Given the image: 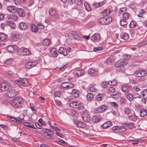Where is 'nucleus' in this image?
Returning a JSON list of instances; mask_svg holds the SVG:
<instances>
[{
    "instance_id": "29",
    "label": "nucleus",
    "mask_w": 147,
    "mask_h": 147,
    "mask_svg": "<svg viewBox=\"0 0 147 147\" xmlns=\"http://www.w3.org/2000/svg\"><path fill=\"white\" fill-rule=\"evenodd\" d=\"M31 30L32 32H34L36 33L38 31V28L34 24H30Z\"/></svg>"
},
{
    "instance_id": "36",
    "label": "nucleus",
    "mask_w": 147,
    "mask_h": 147,
    "mask_svg": "<svg viewBox=\"0 0 147 147\" xmlns=\"http://www.w3.org/2000/svg\"><path fill=\"white\" fill-rule=\"evenodd\" d=\"M50 42L49 39L47 38L43 40L42 41V44L45 46H47L50 44Z\"/></svg>"
},
{
    "instance_id": "4",
    "label": "nucleus",
    "mask_w": 147,
    "mask_h": 147,
    "mask_svg": "<svg viewBox=\"0 0 147 147\" xmlns=\"http://www.w3.org/2000/svg\"><path fill=\"white\" fill-rule=\"evenodd\" d=\"M112 20V18L111 17H103L99 19L100 23L102 25H107L110 24Z\"/></svg>"
},
{
    "instance_id": "60",
    "label": "nucleus",
    "mask_w": 147,
    "mask_h": 147,
    "mask_svg": "<svg viewBox=\"0 0 147 147\" xmlns=\"http://www.w3.org/2000/svg\"><path fill=\"white\" fill-rule=\"evenodd\" d=\"M27 3L28 6L30 7L34 4V1L33 0H28Z\"/></svg>"
},
{
    "instance_id": "49",
    "label": "nucleus",
    "mask_w": 147,
    "mask_h": 147,
    "mask_svg": "<svg viewBox=\"0 0 147 147\" xmlns=\"http://www.w3.org/2000/svg\"><path fill=\"white\" fill-rule=\"evenodd\" d=\"M104 96V94L99 93L97 96L96 98L97 100L100 101L102 99V98Z\"/></svg>"
},
{
    "instance_id": "40",
    "label": "nucleus",
    "mask_w": 147,
    "mask_h": 147,
    "mask_svg": "<svg viewBox=\"0 0 147 147\" xmlns=\"http://www.w3.org/2000/svg\"><path fill=\"white\" fill-rule=\"evenodd\" d=\"M104 2L102 1L100 3L94 2L93 3V6L95 7H98L102 6L104 4Z\"/></svg>"
},
{
    "instance_id": "5",
    "label": "nucleus",
    "mask_w": 147,
    "mask_h": 147,
    "mask_svg": "<svg viewBox=\"0 0 147 147\" xmlns=\"http://www.w3.org/2000/svg\"><path fill=\"white\" fill-rule=\"evenodd\" d=\"M49 15L51 16H55V18L56 20H58L59 18V16L57 14L56 9L55 8H50L49 10Z\"/></svg>"
},
{
    "instance_id": "39",
    "label": "nucleus",
    "mask_w": 147,
    "mask_h": 147,
    "mask_svg": "<svg viewBox=\"0 0 147 147\" xmlns=\"http://www.w3.org/2000/svg\"><path fill=\"white\" fill-rule=\"evenodd\" d=\"M120 25L123 26L127 25L128 23L127 20L123 19L120 20Z\"/></svg>"
},
{
    "instance_id": "52",
    "label": "nucleus",
    "mask_w": 147,
    "mask_h": 147,
    "mask_svg": "<svg viewBox=\"0 0 147 147\" xmlns=\"http://www.w3.org/2000/svg\"><path fill=\"white\" fill-rule=\"evenodd\" d=\"M61 95V92L60 91H56L54 94V96L56 97H60Z\"/></svg>"
},
{
    "instance_id": "64",
    "label": "nucleus",
    "mask_w": 147,
    "mask_h": 147,
    "mask_svg": "<svg viewBox=\"0 0 147 147\" xmlns=\"http://www.w3.org/2000/svg\"><path fill=\"white\" fill-rule=\"evenodd\" d=\"M61 87L63 88H65L67 89V82H65L61 84Z\"/></svg>"
},
{
    "instance_id": "26",
    "label": "nucleus",
    "mask_w": 147,
    "mask_h": 147,
    "mask_svg": "<svg viewBox=\"0 0 147 147\" xmlns=\"http://www.w3.org/2000/svg\"><path fill=\"white\" fill-rule=\"evenodd\" d=\"M34 63L33 62H27L25 65V68L26 69H30L33 67L35 65Z\"/></svg>"
},
{
    "instance_id": "9",
    "label": "nucleus",
    "mask_w": 147,
    "mask_h": 147,
    "mask_svg": "<svg viewBox=\"0 0 147 147\" xmlns=\"http://www.w3.org/2000/svg\"><path fill=\"white\" fill-rule=\"evenodd\" d=\"M113 131H115L116 132H122L126 130V128L124 126H117L113 127L111 129Z\"/></svg>"
},
{
    "instance_id": "24",
    "label": "nucleus",
    "mask_w": 147,
    "mask_h": 147,
    "mask_svg": "<svg viewBox=\"0 0 147 147\" xmlns=\"http://www.w3.org/2000/svg\"><path fill=\"white\" fill-rule=\"evenodd\" d=\"M17 47L16 45H9L7 47V50L9 52L13 53L16 50Z\"/></svg>"
},
{
    "instance_id": "62",
    "label": "nucleus",
    "mask_w": 147,
    "mask_h": 147,
    "mask_svg": "<svg viewBox=\"0 0 147 147\" xmlns=\"http://www.w3.org/2000/svg\"><path fill=\"white\" fill-rule=\"evenodd\" d=\"M89 89L90 91L92 92H94L96 90L95 88L94 87V86L92 85L90 86Z\"/></svg>"
},
{
    "instance_id": "8",
    "label": "nucleus",
    "mask_w": 147,
    "mask_h": 147,
    "mask_svg": "<svg viewBox=\"0 0 147 147\" xmlns=\"http://www.w3.org/2000/svg\"><path fill=\"white\" fill-rule=\"evenodd\" d=\"M43 131L44 136L46 138L49 139L51 138V136L53 134V133L51 130L49 129H43Z\"/></svg>"
},
{
    "instance_id": "15",
    "label": "nucleus",
    "mask_w": 147,
    "mask_h": 147,
    "mask_svg": "<svg viewBox=\"0 0 147 147\" xmlns=\"http://www.w3.org/2000/svg\"><path fill=\"white\" fill-rule=\"evenodd\" d=\"M21 55H27L30 53V51L28 49L26 48H22L21 49Z\"/></svg>"
},
{
    "instance_id": "23",
    "label": "nucleus",
    "mask_w": 147,
    "mask_h": 147,
    "mask_svg": "<svg viewBox=\"0 0 147 147\" xmlns=\"http://www.w3.org/2000/svg\"><path fill=\"white\" fill-rule=\"evenodd\" d=\"M74 123L76 126L78 127L84 128L86 126L84 123L79 121H75Z\"/></svg>"
},
{
    "instance_id": "35",
    "label": "nucleus",
    "mask_w": 147,
    "mask_h": 147,
    "mask_svg": "<svg viewBox=\"0 0 147 147\" xmlns=\"http://www.w3.org/2000/svg\"><path fill=\"white\" fill-rule=\"evenodd\" d=\"M71 94L72 95L75 97H77L79 96V92L78 91L75 89L72 90Z\"/></svg>"
},
{
    "instance_id": "10",
    "label": "nucleus",
    "mask_w": 147,
    "mask_h": 147,
    "mask_svg": "<svg viewBox=\"0 0 147 147\" xmlns=\"http://www.w3.org/2000/svg\"><path fill=\"white\" fill-rule=\"evenodd\" d=\"M17 94V92H16L14 89L9 90L7 92V96L9 98H12L16 96Z\"/></svg>"
},
{
    "instance_id": "32",
    "label": "nucleus",
    "mask_w": 147,
    "mask_h": 147,
    "mask_svg": "<svg viewBox=\"0 0 147 147\" xmlns=\"http://www.w3.org/2000/svg\"><path fill=\"white\" fill-rule=\"evenodd\" d=\"M111 12V11L109 9H107L104 10L102 13V14L103 16H108Z\"/></svg>"
},
{
    "instance_id": "16",
    "label": "nucleus",
    "mask_w": 147,
    "mask_h": 147,
    "mask_svg": "<svg viewBox=\"0 0 147 147\" xmlns=\"http://www.w3.org/2000/svg\"><path fill=\"white\" fill-rule=\"evenodd\" d=\"M17 8L13 5L8 6L7 7L6 9L9 12L13 13H16V10Z\"/></svg>"
},
{
    "instance_id": "51",
    "label": "nucleus",
    "mask_w": 147,
    "mask_h": 147,
    "mask_svg": "<svg viewBox=\"0 0 147 147\" xmlns=\"http://www.w3.org/2000/svg\"><path fill=\"white\" fill-rule=\"evenodd\" d=\"M67 89L72 88L74 86V84L72 83L69 82H67Z\"/></svg>"
},
{
    "instance_id": "63",
    "label": "nucleus",
    "mask_w": 147,
    "mask_h": 147,
    "mask_svg": "<svg viewBox=\"0 0 147 147\" xmlns=\"http://www.w3.org/2000/svg\"><path fill=\"white\" fill-rule=\"evenodd\" d=\"M128 6L130 8L133 10L135 9L136 8L135 5L133 3H131L129 4Z\"/></svg>"
},
{
    "instance_id": "53",
    "label": "nucleus",
    "mask_w": 147,
    "mask_h": 147,
    "mask_svg": "<svg viewBox=\"0 0 147 147\" xmlns=\"http://www.w3.org/2000/svg\"><path fill=\"white\" fill-rule=\"evenodd\" d=\"M78 35V34H75L74 36H73L71 37L72 39H75L79 40L80 39V38L81 37V35L80 34H79Z\"/></svg>"
},
{
    "instance_id": "47",
    "label": "nucleus",
    "mask_w": 147,
    "mask_h": 147,
    "mask_svg": "<svg viewBox=\"0 0 147 147\" xmlns=\"http://www.w3.org/2000/svg\"><path fill=\"white\" fill-rule=\"evenodd\" d=\"M76 34V33L75 31L71 30L70 32L68 34V37L71 39V37L74 36Z\"/></svg>"
},
{
    "instance_id": "41",
    "label": "nucleus",
    "mask_w": 147,
    "mask_h": 147,
    "mask_svg": "<svg viewBox=\"0 0 147 147\" xmlns=\"http://www.w3.org/2000/svg\"><path fill=\"white\" fill-rule=\"evenodd\" d=\"M125 125L127 127L130 129H132L134 126V123H125Z\"/></svg>"
},
{
    "instance_id": "50",
    "label": "nucleus",
    "mask_w": 147,
    "mask_h": 147,
    "mask_svg": "<svg viewBox=\"0 0 147 147\" xmlns=\"http://www.w3.org/2000/svg\"><path fill=\"white\" fill-rule=\"evenodd\" d=\"M117 83L116 80H113L108 82V84L111 86H115L117 84Z\"/></svg>"
},
{
    "instance_id": "12",
    "label": "nucleus",
    "mask_w": 147,
    "mask_h": 147,
    "mask_svg": "<svg viewBox=\"0 0 147 147\" xmlns=\"http://www.w3.org/2000/svg\"><path fill=\"white\" fill-rule=\"evenodd\" d=\"M16 82L18 85H22L28 82L26 79V78H20L16 80Z\"/></svg>"
},
{
    "instance_id": "17",
    "label": "nucleus",
    "mask_w": 147,
    "mask_h": 147,
    "mask_svg": "<svg viewBox=\"0 0 147 147\" xmlns=\"http://www.w3.org/2000/svg\"><path fill=\"white\" fill-rule=\"evenodd\" d=\"M101 119L102 117L100 116H94L92 118V122L93 123H97L99 122L101 120Z\"/></svg>"
},
{
    "instance_id": "14",
    "label": "nucleus",
    "mask_w": 147,
    "mask_h": 147,
    "mask_svg": "<svg viewBox=\"0 0 147 147\" xmlns=\"http://www.w3.org/2000/svg\"><path fill=\"white\" fill-rule=\"evenodd\" d=\"M121 89L124 92L128 93L131 90V87L128 85H124L121 87Z\"/></svg>"
},
{
    "instance_id": "11",
    "label": "nucleus",
    "mask_w": 147,
    "mask_h": 147,
    "mask_svg": "<svg viewBox=\"0 0 147 147\" xmlns=\"http://www.w3.org/2000/svg\"><path fill=\"white\" fill-rule=\"evenodd\" d=\"M84 71L83 69H78L74 71L73 72V74L76 77H79L84 75Z\"/></svg>"
},
{
    "instance_id": "2",
    "label": "nucleus",
    "mask_w": 147,
    "mask_h": 147,
    "mask_svg": "<svg viewBox=\"0 0 147 147\" xmlns=\"http://www.w3.org/2000/svg\"><path fill=\"white\" fill-rule=\"evenodd\" d=\"M24 100L21 97H16L13 100L12 105L13 106L16 108L20 107L23 104Z\"/></svg>"
},
{
    "instance_id": "56",
    "label": "nucleus",
    "mask_w": 147,
    "mask_h": 147,
    "mask_svg": "<svg viewBox=\"0 0 147 147\" xmlns=\"http://www.w3.org/2000/svg\"><path fill=\"white\" fill-rule=\"evenodd\" d=\"M101 85L103 88H106L108 86V83L106 82H103L101 84Z\"/></svg>"
},
{
    "instance_id": "48",
    "label": "nucleus",
    "mask_w": 147,
    "mask_h": 147,
    "mask_svg": "<svg viewBox=\"0 0 147 147\" xmlns=\"http://www.w3.org/2000/svg\"><path fill=\"white\" fill-rule=\"evenodd\" d=\"M84 6L86 9L88 11L91 10V8L89 4L87 2H85L84 3Z\"/></svg>"
},
{
    "instance_id": "33",
    "label": "nucleus",
    "mask_w": 147,
    "mask_h": 147,
    "mask_svg": "<svg viewBox=\"0 0 147 147\" xmlns=\"http://www.w3.org/2000/svg\"><path fill=\"white\" fill-rule=\"evenodd\" d=\"M129 120L132 121H136L137 119V117L135 114H132L128 116Z\"/></svg>"
},
{
    "instance_id": "21",
    "label": "nucleus",
    "mask_w": 147,
    "mask_h": 147,
    "mask_svg": "<svg viewBox=\"0 0 147 147\" xmlns=\"http://www.w3.org/2000/svg\"><path fill=\"white\" fill-rule=\"evenodd\" d=\"M59 52L61 54H63L64 56H66L67 54L66 49L63 47H60L59 50Z\"/></svg>"
},
{
    "instance_id": "22",
    "label": "nucleus",
    "mask_w": 147,
    "mask_h": 147,
    "mask_svg": "<svg viewBox=\"0 0 147 147\" xmlns=\"http://www.w3.org/2000/svg\"><path fill=\"white\" fill-rule=\"evenodd\" d=\"M0 88L1 90L5 91L8 89V85L5 82H2L1 84Z\"/></svg>"
},
{
    "instance_id": "30",
    "label": "nucleus",
    "mask_w": 147,
    "mask_h": 147,
    "mask_svg": "<svg viewBox=\"0 0 147 147\" xmlns=\"http://www.w3.org/2000/svg\"><path fill=\"white\" fill-rule=\"evenodd\" d=\"M100 37L99 34H95L91 36V39L93 41L98 40L100 39Z\"/></svg>"
},
{
    "instance_id": "27",
    "label": "nucleus",
    "mask_w": 147,
    "mask_h": 147,
    "mask_svg": "<svg viewBox=\"0 0 147 147\" xmlns=\"http://www.w3.org/2000/svg\"><path fill=\"white\" fill-rule=\"evenodd\" d=\"M50 53L52 57H56L58 54L57 49L54 48L51 49Z\"/></svg>"
},
{
    "instance_id": "42",
    "label": "nucleus",
    "mask_w": 147,
    "mask_h": 147,
    "mask_svg": "<svg viewBox=\"0 0 147 147\" xmlns=\"http://www.w3.org/2000/svg\"><path fill=\"white\" fill-rule=\"evenodd\" d=\"M129 14L128 13L124 12L122 15L123 19L128 20L129 17Z\"/></svg>"
},
{
    "instance_id": "34",
    "label": "nucleus",
    "mask_w": 147,
    "mask_h": 147,
    "mask_svg": "<svg viewBox=\"0 0 147 147\" xmlns=\"http://www.w3.org/2000/svg\"><path fill=\"white\" fill-rule=\"evenodd\" d=\"M7 37V35L3 33H0V42L5 40Z\"/></svg>"
},
{
    "instance_id": "7",
    "label": "nucleus",
    "mask_w": 147,
    "mask_h": 147,
    "mask_svg": "<svg viewBox=\"0 0 147 147\" xmlns=\"http://www.w3.org/2000/svg\"><path fill=\"white\" fill-rule=\"evenodd\" d=\"M82 119L86 122H88L90 120V114L88 111H85L82 115Z\"/></svg>"
},
{
    "instance_id": "58",
    "label": "nucleus",
    "mask_w": 147,
    "mask_h": 147,
    "mask_svg": "<svg viewBox=\"0 0 147 147\" xmlns=\"http://www.w3.org/2000/svg\"><path fill=\"white\" fill-rule=\"evenodd\" d=\"M111 106L114 107L115 109H117L118 107L117 104L115 102H111Z\"/></svg>"
},
{
    "instance_id": "13",
    "label": "nucleus",
    "mask_w": 147,
    "mask_h": 147,
    "mask_svg": "<svg viewBox=\"0 0 147 147\" xmlns=\"http://www.w3.org/2000/svg\"><path fill=\"white\" fill-rule=\"evenodd\" d=\"M16 13H17L19 16L21 17H23L25 15L24 11L22 8H17Z\"/></svg>"
},
{
    "instance_id": "43",
    "label": "nucleus",
    "mask_w": 147,
    "mask_h": 147,
    "mask_svg": "<svg viewBox=\"0 0 147 147\" xmlns=\"http://www.w3.org/2000/svg\"><path fill=\"white\" fill-rule=\"evenodd\" d=\"M145 13V11L144 9H142L139 11L138 16L140 17H142L144 14Z\"/></svg>"
},
{
    "instance_id": "59",
    "label": "nucleus",
    "mask_w": 147,
    "mask_h": 147,
    "mask_svg": "<svg viewBox=\"0 0 147 147\" xmlns=\"http://www.w3.org/2000/svg\"><path fill=\"white\" fill-rule=\"evenodd\" d=\"M13 39L15 41H17L19 38V35L18 34L14 35L13 36Z\"/></svg>"
},
{
    "instance_id": "28",
    "label": "nucleus",
    "mask_w": 147,
    "mask_h": 147,
    "mask_svg": "<svg viewBox=\"0 0 147 147\" xmlns=\"http://www.w3.org/2000/svg\"><path fill=\"white\" fill-rule=\"evenodd\" d=\"M7 18L9 20H11L14 21H16L18 19L17 16L14 14H9L7 16Z\"/></svg>"
},
{
    "instance_id": "6",
    "label": "nucleus",
    "mask_w": 147,
    "mask_h": 147,
    "mask_svg": "<svg viewBox=\"0 0 147 147\" xmlns=\"http://www.w3.org/2000/svg\"><path fill=\"white\" fill-rule=\"evenodd\" d=\"M134 75L137 77H144L147 76V72L145 70H137L135 72Z\"/></svg>"
},
{
    "instance_id": "61",
    "label": "nucleus",
    "mask_w": 147,
    "mask_h": 147,
    "mask_svg": "<svg viewBox=\"0 0 147 147\" xmlns=\"http://www.w3.org/2000/svg\"><path fill=\"white\" fill-rule=\"evenodd\" d=\"M131 56L130 55L124 54L123 55V58L125 59H127L130 58Z\"/></svg>"
},
{
    "instance_id": "44",
    "label": "nucleus",
    "mask_w": 147,
    "mask_h": 147,
    "mask_svg": "<svg viewBox=\"0 0 147 147\" xmlns=\"http://www.w3.org/2000/svg\"><path fill=\"white\" fill-rule=\"evenodd\" d=\"M121 38L124 40H126L129 39V36L127 33H125L121 35Z\"/></svg>"
},
{
    "instance_id": "46",
    "label": "nucleus",
    "mask_w": 147,
    "mask_h": 147,
    "mask_svg": "<svg viewBox=\"0 0 147 147\" xmlns=\"http://www.w3.org/2000/svg\"><path fill=\"white\" fill-rule=\"evenodd\" d=\"M93 97V95L92 93H88L86 96V98L87 100H92Z\"/></svg>"
},
{
    "instance_id": "1",
    "label": "nucleus",
    "mask_w": 147,
    "mask_h": 147,
    "mask_svg": "<svg viewBox=\"0 0 147 147\" xmlns=\"http://www.w3.org/2000/svg\"><path fill=\"white\" fill-rule=\"evenodd\" d=\"M127 64L125 60H118L115 63L114 66L116 68H119L118 72H123L125 71V69L123 67Z\"/></svg>"
},
{
    "instance_id": "57",
    "label": "nucleus",
    "mask_w": 147,
    "mask_h": 147,
    "mask_svg": "<svg viewBox=\"0 0 147 147\" xmlns=\"http://www.w3.org/2000/svg\"><path fill=\"white\" fill-rule=\"evenodd\" d=\"M142 94L145 98H147V89L144 90L143 91Z\"/></svg>"
},
{
    "instance_id": "37",
    "label": "nucleus",
    "mask_w": 147,
    "mask_h": 147,
    "mask_svg": "<svg viewBox=\"0 0 147 147\" xmlns=\"http://www.w3.org/2000/svg\"><path fill=\"white\" fill-rule=\"evenodd\" d=\"M147 114V111L144 109H142L140 113V115L141 117H144Z\"/></svg>"
},
{
    "instance_id": "45",
    "label": "nucleus",
    "mask_w": 147,
    "mask_h": 147,
    "mask_svg": "<svg viewBox=\"0 0 147 147\" xmlns=\"http://www.w3.org/2000/svg\"><path fill=\"white\" fill-rule=\"evenodd\" d=\"M123 111L125 114L128 115L130 114L131 111L129 108H125L124 109Z\"/></svg>"
},
{
    "instance_id": "3",
    "label": "nucleus",
    "mask_w": 147,
    "mask_h": 147,
    "mask_svg": "<svg viewBox=\"0 0 147 147\" xmlns=\"http://www.w3.org/2000/svg\"><path fill=\"white\" fill-rule=\"evenodd\" d=\"M70 106L73 108L78 109L79 110H82L84 106L82 103L79 101H73L70 103Z\"/></svg>"
},
{
    "instance_id": "18",
    "label": "nucleus",
    "mask_w": 147,
    "mask_h": 147,
    "mask_svg": "<svg viewBox=\"0 0 147 147\" xmlns=\"http://www.w3.org/2000/svg\"><path fill=\"white\" fill-rule=\"evenodd\" d=\"M107 109V107L105 105H101L96 109V111L98 113H102L106 111Z\"/></svg>"
},
{
    "instance_id": "54",
    "label": "nucleus",
    "mask_w": 147,
    "mask_h": 147,
    "mask_svg": "<svg viewBox=\"0 0 147 147\" xmlns=\"http://www.w3.org/2000/svg\"><path fill=\"white\" fill-rule=\"evenodd\" d=\"M7 117L8 118H9L12 121L14 122H17V119L12 116H11L10 115H7Z\"/></svg>"
},
{
    "instance_id": "38",
    "label": "nucleus",
    "mask_w": 147,
    "mask_h": 147,
    "mask_svg": "<svg viewBox=\"0 0 147 147\" xmlns=\"http://www.w3.org/2000/svg\"><path fill=\"white\" fill-rule=\"evenodd\" d=\"M125 96L130 101H131L133 100V96L130 93L126 94Z\"/></svg>"
},
{
    "instance_id": "25",
    "label": "nucleus",
    "mask_w": 147,
    "mask_h": 147,
    "mask_svg": "<svg viewBox=\"0 0 147 147\" xmlns=\"http://www.w3.org/2000/svg\"><path fill=\"white\" fill-rule=\"evenodd\" d=\"M6 24L9 25L12 29H14L16 28L15 24L12 21H6Z\"/></svg>"
},
{
    "instance_id": "55",
    "label": "nucleus",
    "mask_w": 147,
    "mask_h": 147,
    "mask_svg": "<svg viewBox=\"0 0 147 147\" xmlns=\"http://www.w3.org/2000/svg\"><path fill=\"white\" fill-rule=\"evenodd\" d=\"M136 24V23L135 22L132 21L130 22L129 26L131 28H134L135 27Z\"/></svg>"
},
{
    "instance_id": "31",
    "label": "nucleus",
    "mask_w": 147,
    "mask_h": 147,
    "mask_svg": "<svg viewBox=\"0 0 147 147\" xmlns=\"http://www.w3.org/2000/svg\"><path fill=\"white\" fill-rule=\"evenodd\" d=\"M112 125L111 122L110 121H108L104 123L101 126V127L103 129H105L111 126Z\"/></svg>"
},
{
    "instance_id": "19",
    "label": "nucleus",
    "mask_w": 147,
    "mask_h": 147,
    "mask_svg": "<svg viewBox=\"0 0 147 147\" xmlns=\"http://www.w3.org/2000/svg\"><path fill=\"white\" fill-rule=\"evenodd\" d=\"M23 124L25 126L27 127L33 129H36L34 126V123H33L30 122H24Z\"/></svg>"
},
{
    "instance_id": "20",
    "label": "nucleus",
    "mask_w": 147,
    "mask_h": 147,
    "mask_svg": "<svg viewBox=\"0 0 147 147\" xmlns=\"http://www.w3.org/2000/svg\"><path fill=\"white\" fill-rule=\"evenodd\" d=\"M20 29L23 30H25L28 28L27 24L24 22H21L19 24Z\"/></svg>"
}]
</instances>
